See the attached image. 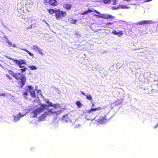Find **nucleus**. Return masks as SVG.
Returning a JSON list of instances; mask_svg holds the SVG:
<instances>
[{"label": "nucleus", "instance_id": "nucleus-1", "mask_svg": "<svg viewBox=\"0 0 158 158\" xmlns=\"http://www.w3.org/2000/svg\"><path fill=\"white\" fill-rule=\"evenodd\" d=\"M46 102L48 104V106L46 104H40V107L35 110L32 112V114H33V117H36L39 114L50 107H53L55 109H60L61 108V106L59 104H53L49 102L48 100Z\"/></svg>", "mask_w": 158, "mask_h": 158}, {"label": "nucleus", "instance_id": "nucleus-2", "mask_svg": "<svg viewBox=\"0 0 158 158\" xmlns=\"http://www.w3.org/2000/svg\"><path fill=\"white\" fill-rule=\"evenodd\" d=\"M8 72L17 81L19 87L22 88L26 81V77L25 76L20 73H14L11 70H9Z\"/></svg>", "mask_w": 158, "mask_h": 158}, {"label": "nucleus", "instance_id": "nucleus-3", "mask_svg": "<svg viewBox=\"0 0 158 158\" xmlns=\"http://www.w3.org/2000/svg\"><path fill=\"white\" fill-rule=\"evenodd\" d=\"M92 12H94L97 14H99V15H94L96 16L97 17L104 19H113L114 17L110 15L109 14H101L99 12H98L97 10L92 9V10L89 9L87 11L84 12L82 13V15H85L87 14L88 13H90Z\"/></svg>", "mask_w": 158, "mask_h": 158}, {"label": "nucleus", "instance_id": "nucleus-4", "mask_svg": "<svg viewBox=\"0 0 158 158\" xmlns=\"http://www.w3.org/2000/svg\"><path fill=\"white\" fill-rule=\"evenodd\" d=\"M8 58L10 60H12L16 64L19 66V68H23L21 69H20L22 72H24L26 71L27 69V68L23 66H22V64H26V62L25 61L22 59H20L19 60H15L13 58L10 57H8Z\"/></svg>", "mask_w": 158, "mask_h": 158}, {"label": "nucleus", "instance_id": "nucleus-5", "mask_svg": "<svg viewBox=\"0 0 158 158\" xmlns=\"http://www.w3.org/2000/svg\"><path fill=\"white\" fill-rule=\"evenodd\" d=\"M25 92L23 93V95L27 97L28 95V92H29L31 96L33 98H35V94L33 87L31 85L27 86Z\"/></svg>", "mask_w": 158, "mask_h": 158}, {"label": "nucleus", "instance_id": "nucleus-6", "mask_svg": "<svg viewBox=\"0 0 158 158\" xmlns=\"http://www.w3.org/2000/svg\"><path fill=\"white\" fill-rule=\"evenodd\" d=\"M66 15L67 13L66 12L61 11L59 9L56 10L55 15L56 19H61Z\"/></svg>", "mask_w": 158, "mask_h": 158}, {"label": "nucleus", "instance_id": "nucleus-7", "mask_svg": "<svg viewBox=\"0 0 158 158\" xmlns=\"http://www.w3.org/2000/svg\"><path fill=\"white\" fill-rule=\"evenodd\" d=\"M108 120L106 118V115H105L101 117L96 121V123L98 124H103L106 123Z\"/></svg>", "mask_w": 158, "mask_h": 158}, {"label": "nucleus", "instance_id": "nucleus-8", "mask_svg": "<svg viewBox=\"0 0 158 158\" xmlns=\"http://www.w3.org/2000/svg\"><path fill=\"white\" fill-rule=\"evenodd\" d=\"M62 112V111L61 110L58 111H55L53 109H49L48 110V111L47 112L49 115L55 114H56V116L60 114Z\"/></svg>", "mask_w": 158, "mask_h": 158}, {"label": "nucleus", "instance_id": "nucleus-9", "mask_svg": "<svg viewBox=\"0 0 158 158\" xmlns=\"http://www.w3.org/2000/svg\"><path fill=\"white\" fill-rule=\"evenodd\" d=\"M49 115L47 112H45L44 113L42 114L39 116V120L40 121H44V119L47 116V115Z\"/></svg>", "mask_w": 158, "mask_h": 158}, {"label": "nucleus", "instance_id": "nucleus-10", "mask_svg": "<svg viewBox=\"0 0 158 158\" xmlns=\"http://www.w3.org/2000/svg\"><path fill=\"white\" fill-rule=\"evenodd\" d=\"M49 4L53 6H56L58 4L56 0H49Z\"/></svg>", "mask_w": 158, "mask_h": 158}, {"label": "nucleus", "instance_id": "nucleus-11", "mask_svg": "<svg viewBox=\"0 0 158 158\" xmlns=\"http://www.w3.org/2000/svg\"><path fill=\"white\" fill-rule=\"evenodd\" d=\"M63 7L67 10H70L72 7V5L69 3H67L63 5Z\"/></svg>", "mask_w": 158, "mask_h": 158}, {"label": "nucleus", "instance_id": "nucleus-12", "mask_svg": "<svg viewBox=\"0 0 158 158\" xmlns=\"http://www.w3.org/2000/svg\"><path fill=\"white\" fill-rule=\"evenodd\" d=\"M129 8V7L125 5H120L116 8L112 7V8L113 10H115L118 9H127Z\"/></svg>", "mask_w": 158, "mask_h": 158}, {"label": "nucleus", "instance_id": "nucleus-13", "mask_svg": "<svg viewBox=\"0 0 158 158\" xmlns=\"http://www.w3.org/2000/svg\"><path fill=\"white\" fill-rule=\"evenodd\" d=\"M112 33L114 35H117L118 36H121L123 34V31H122L117 32L116 30H114L112 31Z\"/></svg>", "mask_w": 158, "mask_h": 158}, {"label": "nucleus", "instance_id": "nucleus-14", "mask_svg": "<svg viewBox=\"0 0 158 158\" xmlns=\"http://www.w3.org/2000/svg\"><path fill=\"white\" fill-rule=\"evenodd\" d=\"M62 120L65 122H68L70 121V119L67 114L64 115L62 118Z\"/></svg>", "mask_w": 158, "mask_h": 158}, {"label": "nucleus", "instance_id": "nucleus-15", "mask_svg": "<svg viewBox=\"0 0 158 158\" xmlns=\"http://www.w3.org/2000/svg\"><path fill=\"white\" fill-rule=\"evenodd\" d=\"M32 21L28 20L27 22V23H30V25L26 26V27L27 29L32 28V25L34 24L33 23H32Z\"/></svg>", "mask_w": 158, "mask_h": 158}, {"label": "nucleus", "instance_id": "nucleus-16", "mask_svg": "<svg viewBox=\"0 0 158 158\" xmlns=\"http://www.w3.org/2000/svg\"><path fill=\"white\" fill-rule=\"evenodd\" d=\"M47 11L51 15L53 14L54 13L55 14L56 10H55L52 9H48Z\"/></svg>", "mask_w": 158, "mask_h": 158}, {"label": "nucleus", "instance_id": "nucleus-17", "mask_svg": "<svg viewBox=\"0 0 158 158\" xmlns=\"http://www.w3.org/2000/svg\"><path fill=\"white\" fill-rule=\"evenodd\" d=\"M21 49L27 52V53H28V54H29V55L30 56H34L33 54V53H31L30 52L28 51L27 49H24V48H21Z\"/></svg>", "mask_w": 158, "mask_h": 158}, {"label": "nucleus", "instance_id": "nucleus-18", "mask_svg": "<svg viewBox=\"0 0 158 158\" xmlns=\"http://www.w3.org/2000/svg\"><path fill=\"white\" fill-rule=\"evenodd\" d=\"M28 67L31 70H36L37 69V67H36L35 66L33 65L29 66H28Z\"/></svg>", "mask_w": 158, "mask_h": 158}, {"label": "nucleus", "instance_id": "nucleus-19", "mask_svg": "<svg viewBox=\"0 0 158 158\" xmlns=\"http://www.w3.org/2000/svg\"><path fill=\"white\" fill-rule=\"evenodd\" d=\"M102 2L105 4H109L111 2V0H102Z\"/></svg>", "mask_w": 158, "mask_h": 158}, {"label": "nucleus", "instance_id": "nucleus-20", "mask_svg": "<svg viewBox=\"0 0 158 158\" xmlns=\"http://www.w3.org/2000/svg\"><path fill=\"white\" fill-rule=\"evenodd\" d=\"M76 105L77 106L78 108H80L81 106V104L80 102L79 101H77L76 102Z\"/></svg>", "mask_w": 158, "mask_h": 158}, {"label": "nucleus", "instance_id": "nucleus-21", "mask_svg": "<svg viewBox=\"0 0 158 158\" xmlns=\"http://www.w3.org/2000/svg\"><path fill=\"white\" fill-rule=\"evenodd\" d=\"M144 24H152L153 23L152 20H144Z\"/></svg>", "mask_w": 158, "mask_h": 158}, {"label": "nucleus", "instance_id": "nucleus-22", "mask_svg": "<svg viewBox=\"0 0 158 158\" xmlns=\"http://www.w3.org/2000/svg\"><path fill=\"white\" fill-rule=\"evenodd\" d=\"M86 98L87 100H91L92 99V97L90 95H86Z\"/></svg>", "mask_w": 158, "mask_h": 158}, {"label": "nucleus", "instance_id": "nucleus-23", "mask_svg": "<svg viewBox=\"0 0 158 158\" xmlns=\"http://www.w3.org/2000/svg\"><path fill=\"white\" fill-rule=\"evenodd\" d=\"M37 51L39 52V53L41 55H42L43 54V53L42 52V50L41 48H39L37 50Z\"/></svg>", "mask_w": 158, "mask_h": 158}, {"label": "nucleus", "instance_id": "nucleus-24", "mask_svg": "<svg viewBox=\"0 0 158 158\" xmlns=\"http://www.w3.org/2000/svg\"><path fill=\"white\" fill-rule=\"evenodd\" d=\"M39 48L36 45H34L33 46L32 49L34 50H36L37 51Z\"/></svg>", "mask_w": 158, "mask_h": 158}, {"label": "nucleus", "instance_id": "nucleus-25", "mask_svg": "<svg viewBox=\"0 0 158 158\" xmlns=\"http://www.w3.org/2000/svg\"><path fill=\"white\" fill-rule=\"evenodd\" d=\"M23 116V115H21L20 113H19V117L18 118H17L18 119H16V118L15 117V120L16 121H17V120H19L20 119V118H21V117H22Z\"/></svg>", "mask_w": 158, "mask_h": 158}, {"label": "nucleus", "instance_id": "nucleus-26", "mask_svg": "<svg viewBox=\"0 0 158 158\" xmlns=\"http://www.w3.org/2000/svg\"><path fill=\"white\" fill-rule=\"evenodd\" d=\"M43 2L44 4L46 5H47L48 3H49V1L48 0H44V1Z\"/></svg>", "mask_w": 158, "mask_h": 158}, {"label": "nucleus", "instance_id": "nucleus-27", "mask_svg": "<svg viewBox=\"0 0 158 158\" xmlns=\"http://www.w3.org/2000/svg\"><path fill=\"white\" fill-rule=\"evenodd\" d=\"M137 24H139L140 25H141L144 24L143 20H142L139 22H138Z\"/></svg>", "mask_w": 158, "mask_h": 158}, {"label": "nucleus", "instance_id": "nucleus-28", "mask_svg": "<svg viewBox=\"0 0 158 158\" xmlns=\"http://www.w3.org/2000/svg\"><path fill=\"white\" fill-rule=\"evenodd\" d=\"M97 110L96 108H91L90 110H89V112H90L91 111H94Z\"/></svg>", "mask_w": 158, "mask_h": 158}, {"label": "nucleus", "instance_id": "nucleus-29", "mask_svg": "<svg viewBox=\"0 0 158 158\" xmlns=\"http://www.w3.org/2000/svg\"><path fill=\"white\" fill-rule=\"evenodd\" d=\"M77 21V20L76 19H72L71 21V23H72L75 24L76 23V22Z\"/></svg>", "mask_w": 158, "mask_h": 158}, {"label": "nucleus", "instance_id": "nucleus-30", "mask_svg": "<svg viewBox=\"0 0 158 158\" xmlns=\"http://www.w3.org/2000/svg\"><path fill=\"white\" fill-rule=\"evenodd\" d=\"M6 77L10 79V80H11L12 79V78L10 77V76L8 74H6Z\"/></svg>", "mask_w": 158, "mask_h": 158}, {"label": "nucleus", "instance_id": "nucleus-31", "mask_svg": "<svg viewBox=\"0 0 158 158\" xmlns=\"http://www.w3.org/2000/svg\"><path fill=\"white\" fill-rule=\"evenodd\" d=\"M5 96V94L4 93L1 94H0V97L3 96L4 97Z\"/></svg>", "mask_w": 158, "mask_h": 158}, {"label": "nucleus", "instance_id": "nucleus-32", "mask_svg": "<svg viewBox=\"0 0 158 158\" xmlns=\"http://www.w3.org/2000/svg\"><path fill=\"white\" fill-rule=\"evenodd\" d=\"M102 108L100 107L96 108L97 110H100Z\"/></svg>", "mask_w": 158, "mask_h": 158}, {"label": "nucleus", "instance_id": "nucleus-33", "mask_svg": "<svg viewBox=\"0 0 158 158\" xmlns=\"http://www.w3.org/2000/svg\"><path fill=\"white\" fill-rule=\"evenodd\" d=\"M113 23L108 22L106 23V25H111Z\"/></svg>", "mask_w": 158, "mask_h": 158}, {"label": "nucleus", "instance_id": "nucleus-34", "mask_svg": "<svg viewBox=\"0 0 158 158\" xmlns=\"http://www.w3.org/2000/svg\"><path fill=\"white\" fill-rule=\"evenodd\" d=\"M81 94L83 95L84 96H86V95L83 92H81Z\"/></svg>", "mask_w": 158, "mask_h": 158}, {"label": "nucleus", "instance_id": "nucleus-35", "mask_svg": "<svg viewBox=\"0 0 158 158\" xmlns=\"http://www.w3.org/2000/svg\"><path fill=\"white\" fill-rule=\"evenodd\" d=\"M92 106H93V107L94 106V103H93L92 104Z\"/></svg>", "mask_w": 158, "mask_h": 158}, {"label": "nucleus", "instance_id": "nucleus-36", "mask_svg": "<svg viewBox=\"0 0 158 158\" xmlns=\"http://www.w3.org/2000/svg\"><path fill=\"white\" fill-rule=\"evenodd\" d=\"M158 126V124H157V125H156L155 127V128H156Z\"/></svg>", "mask_w": 158, "mask_h": 158}, {"label": "nucleus", "instance_id": "nucleus-37", "mask_svg": "<svg viewBox=\"0 0 158 158\" xmlns=\"http://www.w3.org/2000/svg\"><path fill=\"white\" fill-rule=\"evenodd\" d=\"M41 92V91L40 90L39 92Z\"/></svg>", "mask_w": 158, "mask_h": 158}, {"label": "nucleus", "instance_id": "nucleus-38", "mask_svg": "<svg viewBox=\"0 0 158 158\" xmlns=\"http://www.w3.org/2000/svg\"><path fill=\"white\" fill-rule=\"evenodd\" d=\"M89 119V120H91V119H90H90Z\"/></svg>", "mask_w": 158, "mask_h": 158}]
</instances>
